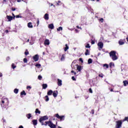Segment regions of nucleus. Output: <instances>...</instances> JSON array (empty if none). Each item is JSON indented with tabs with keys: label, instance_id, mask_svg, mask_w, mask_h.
I'll return each mask as SVG.
<instances>
[{
	"label": "nucleus",
	"instance_id": "f257e3e1",
	"mask_svg": "<svg viewBox=\"0 0 128 128\" xmlns=\"http://www.w3.org/2000/svg\"><path fill=\"white\" fill-rule=\"evenodd\" d=\"M0 105L2 108H6V106H8V99L4 98L1 100Z\"/></svg>",
	"mask_w": 128,
	"mask_h": 128
},
{
	"label": "nucleus",
	"instance_id": "f03ea898",
	"mask_svg": "<svg viewBox=\"0 0 128 128\" xmlns=\"http://www.w3.org/2000/svg\"><path fill=\"white\" fill-rule=\"evenodd\" d=\"M116 51H111L110 53V58H112V60H118V56H116Z\"/></svg>",
	"mask_w": 128,
	"mask_h": 128
},
{
	"label": "nucleus",
	"instance_id": "7ed1b4c3",
	"mask_svg": "<svg viewBox=\"0 0 128 128\" xmlns=\"http://www.w3.org/2000/svg\"><path fill=\"white\" fill-rule=\"evenodd\" d=\"M48 120V116H45L40 117L39 119V122L41 124L42 126H46V122L44 123V120Z\"/></svg>",
	"mask_w": 128,
	"mask_h": 128
},
{
	"label": "nucleus",
	"instance_id": "20e7f679",
	"mask_svg": "<svg viewBox=\"0 0 128 128\" xmlns=\"http://www.w3.org/2000/svg\"><path fill=\"white\" fill-rule=\"evenodd\" d=\"M45 124L46 126H48H48H50V128H56V125L54 124L50 120L45 122Z\"/></svg>",
	"mask_w": 128,
	"mask_h": 128
},
{
	"label": "nucleus",
	"instance_id": "39448f33",
	"mask_svg": "<svg viewBox=\"0 0 128 128\" xmlns=\"http://www.w3.org/2000/svg\"><path fill=\"white\" fill-rule=\"evenodd\" d=\"M55 116L58 120H60V122L62 120H64V116H60L58 114H55Z\"/></svg>",
	"mask_w": 128,
	"mask_h": 128
},
{
	"label": "nucleus",
	"instance_id": "423d86ee",
	"mask_svg": "<svg viewBox=\"0 0 128 128\" xmlns=\"http://www.w3.org/2000/svg\"><path fill=\"white\" fill-rule=\"evenodd\" d=\"M32 58L34 62H38V58H40V57L38 56V54L34 55V56H33Z\"/></svg>",
	"mask_w": 128,
	"mask_h": 128
},
{
	"label": "nucleus",
	"instance_id": "0eeeda50",
	"mask_svg": "<svg viewBox=\"0 0 128 128\" xmlns=\"http://www.w3.org/2000/svg\"><path fill=\"white\" fill-rule=\"evenodd\" d=\"M58 90H54L53 92H52L53 96H54V98H56V96H58Z\"/></svg>",
	"mask_w": 128,
	"mask_h": 128
},
{
	"label": "nucleus",
	"instance_id": "6e6552de",
	"mask_svg": "<svg viewBox=\"0 0 128 128\" xmlns=\"http://www.w3.org/2000/svg\"><path fill=\"white\" fill-rule=\"evenodd\" d=\"M6 18L8 20V22H11L12 20V19L14 18V17L10 16H6Z\"/></svg>",
	"mask_w": 128,
	"mask_h": 128
},
{
	"label": "nucleus",
	"instance_id": "1a4fd4ad",
	"mask_svg": "<svg viewBox=\"0 0 128 128\" xmlns=\"http://www.w3.org/2000/svg\"><path fill=\"white\" fill-rule=\"evenodd\" d=\"M98 46H99L100 48H104V43L102 42H99L98 43Z\"/></svg>",
	"mask_w": 128,
	"mask_h": 128
},
{
	"label": "nucleus",
	"instance_id": "9d476101",
	"mask_svg": "<svg viewBox=\"0 0 128 128\" xmlns=\"http://www.w3.org/2000/svg\"><path fill=\"white\" fill-rule=\"evenodd\" d=\"M44 44L45 46H48L50 44V40L46 39L44 42Z\"/></svg>",
	"mask_w": 128,
	"mask_h": 128
},
{
	"label": "nucleus",
	"instance_id": "9b49d317",
	"mask_svg": "<svg viewBox=\"0 0 128 128\" xmlns=\"http://www.w3.org/2000/svg\"><path fill=\"white\" fill-rule=\"evenodd\" d=\"M48 28H50V30H54V26L53 24H50L48 26Z\"/></svg>",
	"mask_w": 128,
	"mask_h": 128
},
{
	"label": "nucleus",
	"instance_id": "f8f14e48",
	"mask_svg": "<svg viewBox=\"0 0 128 128\" xmlns=\"http://www.w3.org/2000/svg\"><path fill=\"white\" fill-rule=\"evenodd\" d=\"M20 96L21 98H22V96H26V93L24 90H22L20 93Z\"/></svg>",
	"mask_w": 128,
	"mask_h": 128
},
{
	"label": "nucleus",
	"instance_id": "ddd939ff",
	"mask_svg": "<svg viewBox=\"0 0 128 128\" xmlns=\"http://www.w3.org/2000/svg\"><path fill=\"white\" fill-rule=\"evenodd\" d=\"M85 56H90V52L88 49H86V52H84Z\"/></svg>",
	"mask_w": 128,
	"mask_h": 128
},
{
	"label": "nucleus",
	"instance_id": "4468645a",
	"mask_svg": "<svg viewBox=\"0 0 128 128\" xmlns=\"http://www.w3.org/2000/svg\"><path fill=\"white\" fill-rule=\"evenodd\" d=\"M44 20H48V14H46L44 16Z\"/></svg>",
	"mask_w": 128,
	"mask_h": 128
},
{
	"label": "nucleus",
	"instance_id": "2eb2a0df",
	"mask_svg": "<svg viewBox=\"0 0 128 128\" xmlns=\"http://www.w3.org/2000/svg\"><path fill=\"white\" fill-rule=\"evenodd\" d=\"M76 68H77V70H78V72H81L82 69V66H78V65H76Z\"/></svg>",
	"mask_w": 128,
	"mask_h": 128
},
{
	"label": "nucleus",
	"instance_id": "dca6fc26",
	"mask_svg": "<svg viewBox=\"0 0 128 128\" xmlns=\"http://www.w3.org/2000/svg\"><path fill=\"white\" fill-rule=\"evenodd\" d=\"M28 26L29 28H32L34 26H32V24L31 22H30L28 24Z\"/></svg>",
	"mask_w": 128,
	"mask_h": 128
},
{
	"label": "nucleus",
	"instance_id": "f3484780",
	"mask_svg": "<svg viewBox=\"0 0 128 128\" xmlns=\"http://www.w3.org/2000/svg\"><path fill=\"white\" fill-rule=\"evenodd\" d=\"M62 80L58 78L57 84L59 86H62Z\"/></svg>",
	"mask_w": 128,
	"mask_h": 128
},
{
	"label": "nucleus",
	"instance_id": "a211bd4d",
	"mask_svg": "<svg viewBox=\"0 0 128 128\" xmlns=\"http://www.w3.org/2000/svg\"><path fill=\"white\" fill-rule=\"evenodd\" d=\"M32 124H34V126H36V124H38V120H32Z\"/></svg>",
	"mask_w": 128,
	"mask_h": 128
},
{
	"label": "nucleus",
	"instance_id": "6ab92c4d",
	"mask_svg": "<svg viewBox=\"0 0 128 128\" xmlns=\"http://www.w3.org/2000/svg\"><path fill=\"white\" fill-rule=\"evenodd\" d=\"M118 44L120 46H122V44H124V40H120L118 41Z\"/></svg>",
	"mask_w": 128,
	"mask_h": 128
},
{
	"label": "nucleus",
	"instance_id": "aec40b11",
	"mask_svg": "<svg viewBox=\"0 0 128 128\" xmlns=\"http://www.w3.org/2000/svg\"><path fill=\"white\" fill-rule=\"evenodd\" d=\"M52 90H49L48 92H47V94L48 96H52Z\"/></svg>",
	"mask_w": 128,
	"mask_h": 128
},
{
	"label": "nucleus",
	"instance_id": "412c9836",
	"mask_svg": "<svg viewBox=\"0 0 128 128\" xmlns=\"http://www.w3.org/2000/svg\"><path fill=\"white\" fill-rule=\"evenodd\" d=\"M64 58H66L65 55L64 54H62V57L60 58L61 62H64Z\"/></svg>",
	"mask_w": 128,
	"mask_h": 128
},
{
	"label": "nucleus",
	"instance_id": "4be33fe9",
	"mask_svg": "<svg viewBox=\"0 0 128 128\" xmlns=\"http://www.w3.org/2000/svg\"><path fill=\"white\" fill-rule=\"evenodd\" d=\"M123 84H124V86H128V81L126 80L123 81Z\"/></svg>",
	"mask_w": 128,
	"mask_h": 128
},
{
	"label": "nucleus",
	"instance_id": "5701e85b",
	"mask_svg": "<svg viewBox=\"0 0 128 128\" xmlns=\"http://www.w3.org/2000/svg\"><path fill=\"white\" fill-rule=\"evenodd\" d=\"M42 86L44 90H46V88H48V84H42Z\"/></svg>",
	"mask_w": 128,
	"mask_h": 128
},
{
	"label": "nucleus",
	"instance_id": "b1692460",
	"mask_svg": "<svg viewBox=\"0 0 128 128\" xmlns=\"http://www.w3.org/2000/svg\"><path fill=\"white\" fill-rule=\"evenodd\" d=\"M36 114H40V110H39L38 108H36L35 111Z\"/></svg>",
	"mask_w": 128,
	"mask_h": 128
},
{
	"label": "nucleus",
	"instance_id": "393cba45",
	"mask_svg": "<svg viewBox=\"0 0 128 128\" xmlns=\"http://www.w3.org/2000/svg\"><path fill=\"white\" fill-rule=\"evenodd\" d=\"M44 99L46 100V102H48V100H50V98H48V96H46L44 98Z\"/></svg>",
	"mask_w": 128,
	"mask_h": 128
},
{
	"label": "nucleus",
	"instance_id": "a878e982",
	"mask_svg": "<svg viewBox=\"0 0 128 128\" xmlns=\"http://www.w3.org/2000/svg\"><path fill=\"white\" fill-rule=\"evenodd\" d=\"M65 46H66V48H64V52H66V50H68L69 47L68 46V44H66Z\"/></svg>",
	"mask_w": 128,
	"mask_h": 128
},
{
	"label": "nucleus",
	"instance_id": "bb28decb",
	"mask_svg": "<svg viewBox=\"0 0 128 128\" xmlns=\"http://www.w3.org/2000/svg\"><path fill=\"white\" fill-rule=\"evenodd\" d=\"M109 66L110 68H112V66H114V64L112 62H110L109 64Z\"/></svg>",
	"mask_w": 128,
	"mask_h": 128
},
{
	"label": "nucleus",
	"instance_id": "cd10ccee",
	"mask_svg": "<svg viewBox=\"0 0 128 128\" xmlns=\"http://www.w3.org/2000/svg\"><path fill=\"white\" fill-rule=\"evenodd\" d=\"M26 117L28 118V119L30 118H32V114H27Z\"/></svg>",
	"mask_w": 128,
	"mask_h": 128
},
{
	"label": "nucleus",
	"instance_id": "c85d7f7f",
	"mask_svg": "<svg viewBox=\"0 0 128 128\" xmlns=\"http://www.w3.org/2000/svg\"><path fill=\"white\" fill-rule=\"evenodd\" d=\"M88 64H92V58H89L88 60Z\"/></svg>",
	"mask_w": 128,
	"mask_h": 128
},
{
	"label": "nucleus",
	"instance_id": "c756f323",
	"mask_svg": "<svg viewBox=\"0 0 128 128\" xmlns=\"http://www.w3.org/2000/svg\"><path fill=\"white\" fill-rule=\"evenodd\" d=\"M58 32H60V30H62V27L60 26L57 28Z\"/></svg>",
	"mask_w": 128,
	"mask_h": 128
},
{
	"label": "nucleus",
	"instance_id": "7c9ffc66",
	"mask_svg": "<svg viewBox=\"0 0 128 128\" xmlns=\"http://www.w3.org/2000/svg\"><path fill=\"white\" fill-rule=\"evenodd\" d=\"M14 94H18V88H15L14 90Z\"/></svg>",
	"mask_w": 128,
	"mask_h": 128
},
{
	"label": "nucleus",
	"instance_id": "2f4dec72",
	"mask_svg": "<svg viewBox=\"0 0 128 128\" xmlns=\"http://www.w3.org/2000/svg\"><path fill=\"white\" fill-rule=\"evenodd\" d=\"M86 48H90V44H88L85 46Z\"/></svg>",
	"mask_w": 128,
	"mask_h": 128
},
{
	"label": "nucleus",
	"instance_id": "473e14b6",
	"mask_svg": "<svg viewBox=\"0 0 128 128\" xmlns=\"http://www.w3.org/2000/svg\"><path fill=\"white\" fill-rule=\"evenodd\" d=\"M23 60L24 64H26L28 62V59L26 58H24Z\"/></svg>",
	"mask_w": 128,
	"mask_h": 128
},
{
	"label": "nucleus",
	"instance_id": "72a5a7b5",
	"mask_svg": "<svg viewBox=\"0 0 128 128\" xmlns=\"http://www.w3.org/2000/svg\"><path fill=\"white\" fill-rule=\"evenodd\" d=\"M103 66H104V68H108V64H104L103 65Z\"/></svg>",
	"mask_w": 128,
	"mask_h": 128
},
{
	"label": "nucleus",
	"instance_id": "f704fd0d",
	"mask_svg": "<svg viewBox=\"0 0 128 128\" xmlns=\"http://www.w3.org/2000/svg\"><path fill=\"white\" fill-rule=\"evenodd\" d=\"M12 68L14 69L16 68V65H14V64H12Z\"/></svg>",
	"mask_w": 128,
	"mask_h": 128
},
{
	"label": "nucleus",
	"instance_id": "c9c22d12",
	"mask_svg": "<svg viewBox=\"0 0 128 128\" xmlns=\"http://www.w3.org/2000/svg\"><path fill=\"white\" fill-rule=\"evenodd\" d=\"M42 76L39 75L38 76V80H42Z\"/></svg>",
	"mask_w": 128,
	"mask_h": 128
},
{
	"label": "nucleus",
	"instance_id": "e433bc0d",
	"mask_svg": "<svg viewBox=\"0 0 128 128\" xmlns=\"http://www.w3.org/2000/svg\"><path fill=\"white\" fill-rule=\"evenodd\" d=\"M26 52H24V54H25V56H28V50H26Z\"/></svg>",
	"mask_w": 128,
	"mask_h": 128
},
{
	"label": "nucleus",
	"instance_id": "4c0bfd02",
	"mask_svg": "<svg viewBox=\"0 0 128 128\" xmlns=\"http://www.w3.org/2000/svg\"><path fill=\"white\" fill-rule=\"evenodd\" d=\"M36 66L37 68H40L41 66V65L40 64H36Z\"/></svg>",
	"mask_w": 128,
	"mask_h": 128
},
{
	"label": "nucleus",
	"instance_id": "58836bf2",
	"mask_svg": "<svg viewBox=\"0 0 128 128\" xmlns=\"http://www.w3.org/2000/svg\"><path fill=\"white\" fill-rule=\"evenodd\" d=\"M71 72L72 74H74V76H76V72H74V70H72Z\"/></svg>",
	"mask_w": 128,
	"mask_h": 128
},
{
	"label": "nucleus",
	"instance_id": "ea45409f",
	"mask_svg": "<svg viewBox=\"0 0 128 128\" xmlns=\"http://www.w3.org/2000/svg\"><path fill=\"white\" fill-rule=\"evenodd\" d=\"M100 22H104V18H101L99 19Z\"/></svg>",
	"mask_w": 128,
	"mask_h": 128
},
{
	"label": "nucleus",
	"instance_id": "a19ab883",
	"mask_svg": "<svg viewBox=\"0 0 128 128\" xmlns=\"http://www.w3.org/2000/svg\"><path fill=\"white\" fill-rule=\"evenodd\" d=\"M72 80H74V81L76 80V79L74 76H72Z\"/></svg>",
	"mask_w": 128,
	"mask_h": 128
},
{
	"label": "nucleus",
	"instance_id": "79ce46f5",
	"mask_svg": "<svg viewBox=\"0 0 128 128\" xmlns=\"http://www.w3.org/2000/svg\"><path fill=\"white\" fill-rule=\"evenodd\" d=\"M15 18H22V16H20V15H16L15 16Z\"/></svg>",
	"mask_w": 128,
	"mask_h": 128
},
{
	"label": "nucleus",
	"instance_id": "37998d69",
	"mask_svg": "<svg viewBox=\"0 0 128 128\" xmlns=\"http://www.w3.org/2000/svg\"><path fill=\"white\" fill-rule=\"evenodd\" d=\"M90 113L92 114H94V110H92Z\"/></svg>",
	"mask_w": 128,
	"mask_h": 128
},
{
	"label": "nucleus",
	"instance_id": "c03bdc74",
	"mask_svg": "<svg viewBox=\"0 0 128 128\" xmlns=\"http://www.w3.org/2000/svg\"><path fill=\"white\" fill-rule=\"evenodd\" d=\"M98 76H100V78H104V75L102 74H101L98 75Z\"/></svg>",
	"mask_w": 128,
	"mask_h": 128
},
{
	"label": "nucleus",
	"instance_id": "a18cd8bd",
	"mask_svg": "<svg viewBox=\"0 0 128 128\" xmlns=\"http://www.w3.org/2000/svg\"><path fill=\"white\" fill-rule=\"evenodd\" d=\"M89 92H90V94H92V90L91 88H90Z\"/></svg>",
	"mask_w": 128,
	"mask_h": 128
},
{
	"label": "nucleus",
	"instance_id": "49530a36",
	"mask_svg": "<svg viewBox=\"0 0 128 128\" xmlns=\"http://www.w3.org/2000/svg\"><path fill=\"white\" fill-rule=\"evenodd\" d=\"M27 90H30L32 88V86H26Z\"/></svg>",
	"mask_w": 128,
	"mask_h": 128
},
{
	"label": "nucleus",
	"instance_id": "de8ad7c7",
	"mask_svg": "<svg viewBox=\"0 0 128 128\" xmlns=\"http://www.w3.org/2000/svg\"><path fill=\"white\" fill-rule=\"evenodd\" d=\"M37 26H38V24H40V20L38 19L37 20Z\"/></svg>",
	"mask_w": 128,
	"mask_h": 128
},
{
	"label": "nucleus",
	"instance_id": "09e8293b",
	"mask_svg": "<svg viewBox=\"0 0 128 128\" xmlns=\"http://www.w3.org/2000/svg\"><path fill=\"white\" fill-rule=\"evenodd\" d=\"M94 43H95L94 40H92L91 41L92 44H94Z\"/></svg>",
	"mask_w": 128,
	"mask_h": 128
},
{
	"label": "nucleus",
	"instance_id": "8fccbe9b",
	"mask_svg": "<svg viewBox=\"0 0 128 128\" xmlns=\"http://www.w3.org/2000/svg\"><path fill=\"white\" fill-rule=\"evenodd\" d=\"M79 60L80 62H84V60H82V58H80Z\"/></svg>",
	"mask_w": 128,
	"mask_h": 128
},
{
	"label": "nucleus",
	"instance_id": "3c124183",
	"mask_svg": "<svg viewBox=\"0 0 128 128\" xmlns=\"http://www.w3.org/2000/svg\"><path fill=\"white\" fill-rule=\"evenodd\" d=\"M16 10V8H14V7H12V12H14V10Z\"/></svg>",
	"mask_w": 128,
	"mask_h": 128
},
{
	"label": "nucleus",
	"instance_id": "603ef678",
	"mask_svg": "<svg viewBox=\"0 0 128 128\" xmlns=\"http://www.w3.org/2000/svg\"><path fill=\"white\" fill-rule=\"evenodd\" d=\"M12 16H13L14 20V18H16V16L14 15V13H12Z\"/></svg>",
	"mask_w": 128,
	"mask_h": 128
},
{
	"label": "nucleus",
	"instance_id": "864d4df0",
	"mask_svg": "<svg viewBox=\"0 0 128 128\" xmlns=\"http://www.w3.org/2000/svg\"><path fill=\"white\" fill-rule=\"evenodd\" d=\"M60 1H58L57 3V6H60Z\"/></svg>",
	"mask_w": 128,
	"mask_h": 128
},
{
	"label": "nucleus",
	"instance_id": "5fc2aeb1",
	"mask_svg": "<svg viewBox=\"0 0 128 128\" xmlns=\"http://www.w3.org/2000/svg\"><path fill=\"white\" fill-rule=\"evenodd\" d=\"M18 128H24V126H20Z\"/></svg>",
	"mask_w": 128,
	"mask_h": 128
},
{
	"label": "nucleus",
	"instance_id": "6e6d98bb",
	"mask_svg": "<svg viewBox=\"0 0 128 128\" xmlns=\"http://www.w3.org/2000/svg\"><path fill=\"white\" fill-rule=\"evenodd\" d=\"M5 32H6V34H8V30H5Z\"/></svg>",
	"mask_w": 128,
	"mask_h": 128
},
{
	"label": "nucleus",
	"instance_id": "4d7b16f0",
	"mask_svg": "<svg viewBox=\"0 0 128 128\" xmlns=\"http://www.w3.org/2000/svg\"><path fill=\"white\" fill-rule=\"evenodd\" d=\"M110 92H114V89L111 88V89L110 90Z\"/></svg>",
	"mask_w": 128,
	"mask_h": 128
},
{
	"label": "nucleus",
	"instance_id": "13d9d810",
	"mask_svg": "<svg viewBox=\"0 0 128 128\" xmlns=\"http://www.w3.org/2000/svg\"><path fill=\"white\" fill-rule=\"evenodd\" d=\"M4 2H6V0H3V4H4Z\"/></svg>",
	"mask_w": 128,
	"mask_h": 128
},
{
	"label": "nucleus",
	"instance_id": "bf43d9fd",
	"mask_svg": "<svg viewBox=\"0 0 128 128\" xmlns=\"http://www.w3.org/2000/svg\"><path fill=\"white\" fill-rule=\"evenodd\" d=\"M2 73L0 74V78H2Z\"/></svg>",
	"mask_w": 128,
	"mask_h": 128
},
{
	"label": "nucleus",
	"instance_id": "052dcab7",
	"mask_svg": "<svg viewBox=\"0 0 128 128\" xmlns=\"http://www.w3.org/2000/svg\"><path fill=\"white\" fill-rule=\"evenodd\" d=\"M18 2H20V0H17Z\"/></svg>",
	"mask_w": 128,
	"mask_h": 128
},
{
	"label": "nucleus",
	"instance_id": "680f3d73",
	"mask_svg": "<svg viewBox=\"0 0 128 128\" xmlns=\"http://www.w3.org/2000/svg\"><path fill=\"white\" fill-rule=\"evenodd\" d=\"M77 28H80V27L78 26H76Z\"/></svg>",
	"mask_w": 128,
	"mask_h": 128
},
{
	"label": "nucleus",
	"instance_id": "e2e57ef3",
	"mask_svg": "<svg viewBox=\"0 0 128 128\" xmlns=\"http://www.w3.org/2000/svg\"><path fill=\"white\" fill-rule=\"evenodd\" d=\"M27 42H30V40L28 39V40H27Z\"/></svg>",
	"mask_w": 128,
	"mask_h": 128
},
{
	"label": "nucleus",
	"instance_id": "0e129e2a",
	"mask_svg": "<svg viewBox=\"0 0 128 128\" xmlns=\"http://www.w3.org/2000/svg\"><path fill=\"white\" fill-rule=\"evenodd\" d=\"M3 120H4V122H6V120H4V119H3Z\"/></svg>",
	"mask_w": 128,
	"mask_h": 128
},
{
	"label": "nucleus",
	"instance_id": "69168bd1",
	"mask_svg": "<svg viewBox=\"0 0 128 128\" xmlns=\"http://www.w3.org/2000/svg\"><path fill=\"white\" fill-rule=\"evenodd\" d=\"M58 128H62V127H60V126H58Z\"/></svg>",
	"mask_w": 128,
	"mask_h": 128
},
{
	"label": "nucleus",
	"instance_id": "338daca9",
	"mask_svg": "<svg viewBox=\"0 0 128 128\" xmlns=\"http://www.w3.org/2000/svg\"><path fill=\"white\" fill-rule=\"evenodd\" d=\"M96 2H100V0H96Z\"/></svg>",
	"mask_w": 128,
	"mask_h": 128
},
{
	"label": "nucleus",
	"instance_id": "774afa93",
	"mask_svg": "<svg viewBox=\"0 0 128 128\" xmlns=\"http://www.w3.org/2000/svg\"><path fill=\"white\" fill-rule=\"evenodd\" d=\"M43 54H44V52H43Z\"/></svg>",
	"mask_w": 128,
	"mask_h": 128
}]
</instances>
